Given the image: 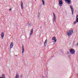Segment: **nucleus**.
Listing matches in <instances>:
<instances>
[{"label": "nucleus", "instance_id": "obj_1", "mask_svg": "<svg viewBox=\"0 0 78 78\" xmlns=\"http://www.w3.org/2000/svg\"><path fill=\"white\" fill-rule=\"evenodd\" d=\"M73 33V30H70L67 31L66 34H67L68 36H70L71 35H72Z\"/></svg>", "mask_w": 78, "mask_h": 78}, {"label": "nucleus", "instance_id": "obj_2", "mask_svg": "<svg viewBox=\"0 0 78 78\" xmlns=\"http://www.w3.org/2000/svg\"><path fill=\"white\" fill-rule=\"evenodd\" d=\"M69 51L70 52V53L72 55H73V54H75V51L74 50V49H70Z\"/></svg>", "mask_w": 78, "mask_h": 78}, {"label": "nucleus", "instance_id": "obj_3", "mask_svg": "<svg viewBox=\"0 0 78 78\" xmlns=\"http://www.w3.org/2000/svg\"><path fill=\"white\" fill-rule=\"evenodd\" d=\"M59 5L60 6H62L63 5V2L62 0H59Z\"/></svg>", "mask_w": 78, "mask_h": 78}, {"label": "nucleus", "instance_id": "obj_4", "mask_svg": "<svg viewBox=\"0 0 78 78\" xmlns=\"http://www.w3.org/2000/svg\"><path fill=\"white\" fill-rule=\"evenodd\" d=\"M70 8L71 9V10L72 14L73 15V11H74V9H73V7H72V6L70 5Z\"/></svg>", "mask_w": 78, "mask_h": 78}, {"label": "nucleus", "instance_id": "obj_5", "mask_svg": "<svg viewBox=\"0 0 78 78\" xmlns=\"http://www.w3.org/2000/svg\"><path fill=\"white\" fill-rule=\"evenodd\" d=\"M24 51H25V48H24V45H22V53L23 54V53H24Z\"/></svg>", "mask_w": 78, "mask_h": 78}, {"label": "nucleus", "instance_id": "obj_6", "mask_svg": "<svg viewBox=\"0 0 78 78\" xmlns=\"http://www.w3.org/2000/svg\"><path fill=\"white\" fill-rule=\"evenodd\" d=\"M15 78H19V73H17L16 74Z\"/></svg>", "mask_w": 78, "mask_h": 78}, {"label": "nucleus", "instance_id": "obj_7", "mask_svg": "<svg viewBox=\"0 0 78 78\" xmlns=\"http://www.w3.org/2000/svg\"><path fill=\"white\" fill-rule=\"evenodd\" d=\"M14 45V43H13L12 42H11L10 45V48H12L13 47V46Z\"/></svg>", "mask_w": 78, "mask_h": 78}, {"label": "nucleus", "instance_id": "obj_8", "mask_svg": "<svg viewBox=\"0 0 78 78\" xmlns=\"http://www.w3.org/2000/svg\"><path fill=\"white\" fill-rule=\"evenodd\" d=\"M66 1L68 2L67 4H69V5H70V2H71V0H65Z\"/></svg>", "mask_w": 78, "mask_h": 78}, {"label": "nucleus", "instance_id": "obj_9", "mask_svg": "<svg viewBox=\"0 0 78 78\" xmlns=\"http://www.w3.org/2000/svg\"><path fill=\"white\" fill-rule=\"evenodd\" d=\"M33 33V29L32 28L30 32V36Z\"/></svg>", "mask_w": 78, "mask_h": 78}, {"label": "nucleus", "instance_id": "obj_10", "mask_svg": "<svg viewBox=\"0 0 78 78\" xmlns=\"http://www.w3.org/2000/svg\"><path fill=\"white\" fill-rule=\"evenodd\" d=\"M52 40H53L55 42H56V37H53L52 38Z\"/></svg>", "mask_w": 78, "mask_h": 78}, {"label": "nucleus", "instance_id": "obj_11", "mask_svg": "<svg viewBox=\"0 0 78 78\" xmlns=\"http://www.w3.org/2000/svg\"><path fill=\"white\" fill-rule=\"evenodd\" d=\"M53 16H54V19L55 22L56 21V16L55 15V13H53Z\"/></svg>", "mask_w": 78, "mask_h": 78}, {"label": "nucleus", "instance_id": "obj_12", "mask_svg": "<svg viewBox=\"0 0 78 78\" xmlns=\"http://www.w3.org/2000/svg\"><path fill=\"white\" fill-rule=\"evenodd\" d=\"M47 39L45 40L44 42V45L45 46H46V45H47Z\"/></svg>", "mask_w": 78, "mask_h": 78}, {"label": "nucleus", "instance_id": "obj_13", "mask_svg": "<svg viewBox=\"0 0 78 78\" xmlns=\"http://www.w3.org/2000/svg\"><path fill=\"white\" fill-rule=\"evenodd\" d=\"M76 21L78 22V15H77L76 17Z\"/></svg>", "mask_w": 78, "mask_h": 78}, {"label": "nucleus", "instance_id": "obj_14", "mask_svg": "<svg viewBox=\"0 0 78 78\" xmlns=\"http://www.w3.org/2000/svg\"><path fill=\"white\" fill-rule=\"evenodd\" d=\"M1 37L2 39L3 38V37H4V33H2Z\"/></svg>", "mask_w": 78, "mask_h": 78}, {"label": "nucleus", "instance_id": "obj_15", "mask_svg": "<svg viewBox=\"0 0 78 78\" xmlns=\"http://www.w3.org/2000/svg\"><path fill=\"white\" fill-rule=\"evenodd\" d=\"M21 9H23V2H21Z\"/></svg>", "mask_w": 78, "mask_h": 78}, {"label": "nucleus", "instance_id": "obj_16", "mask_svg": "<svg viewBox=\"0 0 78 78\" xmlns=\"http://www.w3.org/2000/svg\"><path fill=\"white\" fill-rule=\"evenodd\" d=\"M43 2V5H45V1H44V0H41Z\"/></svg>", "mask_w": 78, "mask_h": 78}, {"label": "nucleus", "instance_id": "obj_17", "mask_svg": "<svg viewBox=\"0 0 78 78\" xmlns=\"http://www.w3.org/2000/svg\"><path fill=\"white\" fill-rule=\"evenodd\" d=\"M2 76L3 78H5V74H2Z\"/></svg>", "mask_w": 78, "mask_h": 78}, {"label": "nucleus", "instance_id": "obj_18", "mask_svg": "<svg viewBox=\"0 0 78 78\" xmlns=\"http://www.w3.org/2000/svg\"><path fill=\"white\" fill-rule=\"evenodd\" d=\"M77 23V21H75V22H74V24H76V23Z\"/></svg>", "mask_w": 78, "mask_h": 78}, {"label": "nucleus", "instance_id": "obj_19", "mask_svg": "<svg viewBox=\"0 0 78 78\" xmlns=\"http://www.w3.org/2000/svg\"><path fill=\"white\" fill-rule=\"evenodd\" d=\"M38 16L39 17H40V15L39 14H38Z\"/></svg>", "mask_w": 78, "mask_h": 78}, {"label": "nucleus", "instance_id": "obj_20", "mask_svg": "<svg viewBox=\"0 0 78 78\" xmlns=\"http://www.w3.org/2000/svg\"><path fill=\"white\" fill-rule=\"evenodd\" d=\"M11 9H9V11H11Z\"/></svg>", "mask_w": 78, "mask_h": 78}, {"label": "nucleus", "instance_id": "obj_21", "mask_svg": "<svg viewBox=\"0 0 78 78\" xmlns=\"http://www.w3.org/2000/svg\"><path fill=\"white\" fill-rule=\"evenodd\" d=\"M76 45H77L78 46V42L77 43Z\"/></svg>", "mask_w": 78, "mask_h": 78}, {"label": "nucleus", "instance_id": "obj_22", "mask_svg": "<svg viewBox=\"0 0 78 78\" xmlns=\"http://www.w3.org/2000/svg\"><path fill=\"white\" fill-rule=\"evenodd\" d=\"M15 56H16V57H17V55H16Z\"/></svg>", "mask_w": 78, "mask_h": 78}, {"label": "nucleus", "instance_id": "obj_23", "mask_svg": "<svg viewBox=\"0 0 78 78\" xmlns=\"http://www.w3.org/2000/svg\"><path fill=\"white\" fill-rule=\"evenodd\" d=\"M0 78H3L2 77H1Z\"/></svg>", "mask_w": 78, "mask_h": 78}]
</instances>
